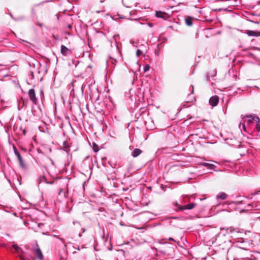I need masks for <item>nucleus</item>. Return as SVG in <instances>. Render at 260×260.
I'll return each instance as SVG.
<instances>
[{"label": "nucleus", "mask_w": 260, "mask_h": 260, "mask_svg": "<svg viewBox=\"0 0 260 260\" xmlns=\"http://www.w3.org/2000/svg\"><path fill=\"white\" fill-rule=\"evenodd\" d=\"M247 117L249 118V119L247 121V124H250V123H252L254 119V116L250 115L247 116Z\"/></svg>", "instance_id": "ddd939ff"}, {"label": "nucleus", "mask_w": 260, "mask_h": 260, "mask_svg": "<svg viewBox=\"0 0 260 260\" xmlns=\"http://www.w3.org/2000/svg\"><path fill=\"white\" fill-rule=\"evenodd\" d=\"M185 23L188 26H191L192 24V19L191 17L185 18Z\"/></svg>", "instance_id": "9b49d317"}, {"label": "nucleus", "mask_w": 260, "mask_h": 260, "mask_svg": "<svg viewBox=\"0 0 260 260\" xmlns=\"http://www.w3.org/2000/svg\"><path fill=\"white\" fill-rule=\"evenodd\" d=\"M85 229H82V233H84L85 232Z\"/></svg>", "instance_id": "c85d7f7f"}, {"label": "nucleus", "mask_w": 260, "mask_h": 260, "mask_svg": "<svg viewBox=\"0 0 260 260\" xmlns=\"http://www.w3.org/2000/svg\"><path fill=\"white\" fill-rule=\"evenodd\" d=\"M28 96L30 100L34 105H37L38 103V99L36 98L35 90L34 89H30L28 90Z\"/></svg>", "instance_id": "f03ea898"}, {"label": "nucleus", "mask_w": 260, "mask_h": 260, "mask_svg": "<svg viewBox=\"0 0 260 260\" xmlns=\"http://www.w3.org/2000/svg\"><path fill=\"white\" fill-rule=\"evenodd\" d=\"M36 254L38 256V258L40 259H41V260L43 259V254L42 253L41 249L39 248H38L36 250Z\"/></svg>", "instance_id": "1a4fd4ad"}, {"label": "nucleus", "mask_w": 260, "mask_h": 260, "mask_svg": "<svg viewBox=\"0 0 260 260\" xmlns=\"http://www.w3.org/2000/svg\"><path fill=\"white\" fill-rule=\"evenodd\" d=\"M131 43L133 44V45L134 46H137V42H135L134 41H131Z\"/></svg>", "instance_id": "b1692460"}, {"label": "nucleus", "mask_w": 260, "mask_h": 260, "mask_svg": "<svg viewBox=\"0 0 260 260\" xmlns=\"http://www.w3.org/2000/svg\"><path fill=\"white\" fill-rule=\"evenodd\" d=\"M19 257L20 258V259H21V260H26V259L24 258V257L22 255H19Z\"/></svg>", "instance_id": "393cba45"}, {"label": "nucleus", "mask_w": 260, "mask_h": 260, "mask_svg": "<svg viewBox=\"0 0 260 260\" xmlns=\"http://www.w3.org/2000/svg\"><path fill=\"white\" fill-rule=\"evenodd\" d=\"M228 197V195L223 192H219L217 196H216V199L218 200V199H221V200H225Z\"/></svg>", "instance_id": "423d86ee"}, {"label": "nucleus", "mask_w": 260, "mask_h": 260, "mask_svg": "<svg viewBox=\"0 0 260 260\" xmlns=\"http://www.w3.org/2000/svg\"><path fill=\"white\" fill-rule=\"evenodd\" d=\"M258 34H259L258 32L255 31H253V30H248L247 32V34L249 36H255V37L259 36L260 35Z\"/></svg>", "instance_id": "9d476101"}, {"label": "nucleus", "mask_w": 260, "mask_h": 260, "mask_svg": "<svg viewBox=\"0 0 260 260\" xmlns=\"http://www.w3.org/2000/svg\"><path fill=\"white\" fill-rule=\"evenodd\" d=\"M13 248L15 249L16 252H18L20 248L17 245L14 244L12 245Z\"/></svg>", "instance_id": "2eb2a0df"}, {"label": "nucleus", "mask_w": 260, "mask_h": 260, "mask_svg": "<svg viewBox=\"0 0 260 260\" xmlns=\"http://www.w3.org/2000/svg\"><path fill=\"white\" fill-rule=\"evenodd\" d=\"M60 52L64 56H67L69 53H71V51L63 45L61 46Z\"/></svg>", "instance_id": "39448f33"}, {"label": "nucleus", "mask_w": 260, "mask_h": 260, "mask_svg": "<svg viewBox=\"0 0 260 260\" xmlns=\"http://www.w3.org/2000/svg\"><path fill=\"white\" fill-rule=\"evenodd\" d=\"M79 236L80 237H81L82 236V234H79Z\"/></svg>", "instance_id": "7c9ffc66"}, {"label": "nucleus", "mask_w": 260, "mask_h": 260, "mask_svg": "<svg viewBox=\"0 0 260 260\" xmlns=\"http://www.w3.org/2000/svg\"><path fill=\"white\" fill-rule=\"evenodd\" d=\"M166 14L165 13H163L161 11H157L155 13V16L159 18H164V15Z\"/></svg>", "instance_id": "f8f14e48"}, {"label": "nucleus", "mask_w": 260, "mask_h": 260, "mask_svg": "<svg viewBox=\"0 0 260 260\" xmlns=\"http://www.w3.org/2000/svg\"><path fill=\"white\" fill-rule=\"evenodd\" d=\"M59 195L60 196H63L64 197H66V193L64 191H63L62 189H60L59 192Z\"/></svg>", "instance_id": "f3484780"}, {"label": "nucleus", "mask_w": 260, "mask_h": 260, "mask_svg": "<svg viewBox=\"0 0 260 260\" xmlns=\"http://www.w3.org/2000/svg\"><path fill=\"white\" fill-rule=\"evenodd\" d=\"M168 240H169V241H175V240H174L173 238H169L168 239Z\"/></svg>", "instance_id": "bb28decb"}, {"label": "nucleus", "mask_w": 260, "mask_h": 260, "mask_svg": "<svg viewBox=\"0 0 260 260\" xmlns=\"http://www.w3.org/2000/svg\"><path fill=\"white\" fill-rule=\"evenodd\" d=\"M242 128H243V129L244 131L246 132V126H245V124H242Z\"/></svg>", "instance_id": "5701e85b"}, {"label": "nucleus", "mask_w": 260, "mask_h": 260, "mask_svg": "<svg viewBox=\"0 0 260 260\" xmlns=\"http://www.w3.org/2000/svg\"><path fill=\"white\" fill-rule=\"evenodd\" d=\"M45 180H46V178H45L44 176H42V177H40V183L41 181H45Z\"/></svg>", "instance_id": "412c9836"}, {"label": "nucleus", "mask_w": 260, "mask_h": 260, "mask_svg": "<svg viewBox=\"0 0 260 260\" xmlns=\"http://www.w3.org/2000/svg\"><path fill=\"white\" fill-rule=\"evenodd\" d=\"M100 12V11H96V13H99Z\"/></svg>", "instance_id": "473e14b6"}, {"label": "nucleus", "mask_w": 260, "mask_h": 260, "mask_svg": "<svg viewBox=\"0 0 260 260\" xmlns=\"http://www.w3.org/2000/svg\"><path fill=\"white\" fill-rule=\"evenodd\" d=\"M142 153V151L138 148H136L134 150V151L132 152V155L136 157Z\"/></svg>", "instance_id": "0eeeda50"}, {"label": "nucleus", "mask_w": 260, "mask_h": 260, "mask_svg": "<svg viewBox=\"0 0 260 260\" xmlns=\"http://www.w3.org/2000/svg\"><path fill=\"white\" fill-rule=\"evenodd\" d=\"M14 153H15V154L17 157V158L18 159V161H19V164H20V166L22 168L25 169V164L23 162V160L22 157H21L20 153L17 150V149L16 148H14Z\"/></svg>", "instance_id": "20e7f679"}, {"label": "nucleus", "mask_w": 260, "mask_h": 260, "mask_svg": "<svg viewBox=\"0 0 260 260\" xmlns=\"http://www.w3.org/2000/svg\"><path fill=\"white\" fill-rule=\"evenodd\" d=\"M171 251H174V250H173V248H171Z\"/></svg>", "instance_id": "2f4dec72"}, {"label": "nucleus", "mask_w": 260, "mask_h": 260, "mask_svg": "<svg viewBox=\"0 0 260 260\" xmlns=\"http://www.w3.org/2000/svg\"><path fill=\"white\" fill-rule=\"evenodd\" d=\"M216 72L215 71H213V73H212V76L214 77L216 75Z\"/></svg>", "instance_id": "a878e982"}, {"label": "nucleus", "mask_w": 260, "mask_h": 260, "mask_svg": "<svg viewBox=\"0 0 260 260\" xmlns=\"http://www.w3.org/2000/svg\"><path fill=\"white\" fill-rule=\"evenodd\" d=\"M255 128L258 132H260V125L258 124H256Z\"/></svg>", "instance_id": "aec40b11"}, {"label": "nucleus", "mask_w": 260, "mask_h": 260, "mask_svg": "<svg viewBox=\"0 0 260 260\" xmlns=\"http://www.w3.org/2000/svg\"><path fill=\"white\" fill-rule=\"evenodd\" d=\"M175 206L176 207H178V210H190L193 209L195 206L196 204L194 203H191L188 205H184V206H179L177 202H175L174 203Z\"/></svg>", "instance_id": "f257e3e1"}, {"label": "nucleus", "mask_w": 260, "mask_h": 260, "mask_svg": "<svg viewBox=\"0 0 260 260\" xmlns=\"http://www.w3.org/2000/svg\"><path fill=\"white\" fill-rule=\"evenodd\" d=\"M93 150L95 152H98L99 151L98 146L95 144L93 145Z\"/></svg>", "instance_id": "dca6fc26"}, {"label": "nucleus", "mask_w": 260, "mask_h": 260, "mask_svg": "<svg viewBox=\"0 0 260 260\" xmlns=\"http://www.w3.org/2000/svg\"><path fill=\"white\" fill-rule=\"evenodd\" d=\"M149 69V66L146 64L144 68V71L145 72H147Z\"/></svg>", "instance_id": "6ab92c4d"}, {"label": "nucleus", "mask_w": 260, "mask_h": 260, "mask_svg": "<svg viewBox=\"0 0 260 260\" xmlns=\"http://www.w3.org/2000/svg\"><path fill=\"white\" fill-rule=\"evenodd\" d=\"M258 4H260V1L258 2Z\"/></svg>", "instance_id": "72a5a7b5"}, {"label": "nucleus", "mask_w": 260, "mask_h": 260, "mask_svg": "<svg viewBox=\"0 0 260 260\" xmlns=\"http://www.w3.org/2000/svg\"><path fill=\"white\" fill-rule=\"evenodd\" d=\"M209 103L211 106H216L219 103V97L217 95L211 96L209 99Z\"/></svg>", "instance_id": "7ed1b4c3"}, {"label": "nucleus", "mask_w": 260, "mask_h": 260, "mask_svg": "<svg viewBox=\"0 0 260 260\" xmlns=\"http://www.w3.org/2000/svg\"><path fill=\"white\" fill-rule=\"evenodd\" d=\"M149 25L150 27H152V24H151V23H149Z\"/></svg>", "instance_id": "c756f323"}, {"label": "nucleus", "mask_w": 260, "mask_h": 260, "mask_svg": "<svg viewBox=\"0 0 260 260\" xmlns=\"http://www.w3.org/2000/svg\"><path fill=\"white\" fill-rule=\"evenodd\" d=\"M254 120L256 121V122H259V119L258 117H257V116H254Z\"/></svg>", "instance_id": "4be33fe9"}, {"label": "nucleus", "mask_w": 260, "mask_h": 260, "mask_svg": "<svg viewBox=\"0 0 260 260\" xmlns=\"http://www.w3.org/2000/svg\"><path fill=\"white\" fill-rule=\"evenodd\" d=\"M201 165L204 167H208L209 169H212L213 167L214 166L212 164H208V163H207V162H202L201 163Z\"/></svg>", "instance_id": "4468645a"}, {"label": "nucleus", "mask_w": 260, "mask_h": 260, "mask_svg": "<svg viewBox=\"0 0 260 260\" xmlns=\"http://www.w3.org/2000/svg\"><path fill=\"white\" fill-rule=\"evenodd\" d=\"M73 223H74V224H75L76 223L80 224L79 222H78V221H74Z\"/></svg>", "instance_id": "cd10ccee"}, {"label": "nucleus", "mask_w": 260, "mask_h": 260, "mask_svg": "<svg viewBox=\"0 0 260 260\" xmlns=\"http://www.w3.org/2000/svg\"><path fill=\"white\" fill-rule=\"evenodd\" d=\"M191 87H192L191 93L188 95V98H187L188 100L187 101V102H193L195 100V98L192 94V93L193 92V86H191Z\"/></svg>", "instance_id": "6e6552de"}, {"label": "nucleus", "mask_w": 260, "mask_h": 260, "mask_svg": "<svg viewBox=\"0 0 260 260\" xmlns=\"http://www.w3.org/2000/svg\"><path fill=\"white\" fill-rule=\"evenodd\" d=\"M136 54L137 56H140L142 54V52L140 50L138 49L136 52Z\"/></svg>", "instance_id": "a211bd4d"}]
</instances>
